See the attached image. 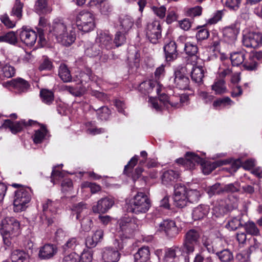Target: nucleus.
<instances>
[{"instance_id": "c85d7f7f", "label": "nucleus", "mask_w": 262, "mask_h": 262, "mask_svg": "<svg viewBox=\"0 0 262 262\" xmlns=\"http://www.w3.org/2000/svg\"><path fill=\"white\" fill-rule=\"evenodd\" d=\"M209 211L208 205H200L194 208L192 211V216L194 220L202 219L207 215Z\"/></svg>"}, {"instance_id": "69168bd1", "label": "nucleus", "mask_w": 262, "mask_h": 262, "mask_svg": "<svg viewBox=\"0 0 262 262\" xmlns=\"http://www.w3.org/2000/svg\"><path fill=\"white\" fill-rule=\"evenodd\" d=\"M78 244V242L76 237H72L68 239L66 243L62 246L64 251L69 249H74Z\"/></svg>"}, {"instance_id": "a878e982", "label": "nucleus", "mask_w": 262, "mask_h": 262, "mask_svg": "<svg viewBox=\"0 0 262 262\" xmlns=\"http://www.w3.org/2000/svg\"><path fill=\"white\" fill-rule=\"evenodd\" d=\"M156 86V90L157 94L160 92V89L158 87L156 81L149 80L142 82L139 86V91L142 93L146 94L152 92Z\"/></svg>"}, {"instance_id": "774afa93", "label": "nucleus", "mask_w": 262, "mask_h": 262, "mask_svg": "<svg viewBox=\"0 0 262 262\" xmlns=\"http://www.w3.org/2000/svg\"><path fill=\"white\" fill-rule=\"evenodd\" d=\"M79 255L75 252H72L66 255L62 260V262H79Z\"/></svg>"}, {"instance_id": "f3484780", "label": "nucleus", "mask_w": 262, "mask_h": 262, "mask_svg": "<svg viewBox=\"0 0 262 262\" xmlns=\"http://www.w3.org/2000/svg\"><path fill=\"white\" fill-rule=\"evenodd\" d=\"M113 198L108 196L102 198L98 200L96 205H93L92 210L94 213H105L114 205Z\"/></svg>"}, {"instance_id": "72a5a7b5", "label": "nucleus", "mask_w": 262, "mask_h": 262, "mask_svg": "<svg viewBox=\"0 0 262 262\" xmlns=\"http://www.w3.org/2000/svg\"><path fill=\"white\" fill-rule=\"evenodd\" d=\"M58 75L64 82H69L72 80L70 71L64 64H60L58 70Z\"/></svg>"}, {"instance_id": "7c9ffc66", "label": "nucleus", "mask_w": 262, "mask_h": 262, "mask_svg": "<svg viewBox=\"0 0 262 262\" xmlns=\"http://www.w3.org/2000/svg\"><path fill=\"white\" fill-rule=\"evenodd\" d=\"M12 262H29V255L23 250L13 251L11 256Z\"/></svg>"}, {"instance_id": "37998d69", "label": "nucleus", "mask_w": 262, "mask_h": 262, "mask_svg": "<svg viewBox=\"0 0 262 262\" xmlns=\"http://www.w3.org/2000/svg\"><path fill=\"white\" fill-rule=\"evenodd\" d=\"M184 50L186 54L190 56H193L197 58L198 53V47L195 43L187 42L185 43Z\"/></svg>"}, {"instance_id": "473e14b6", "label": "nucleus", "mask_w": 262, "mask_h": 262, "mask_svg": "<svg viewBox=\"0 0 262 262\" xmlns=\"http://www.w3.org/2000/svg\"><path fill=\"white\" fill-rule=\"evenodd\" d=\"M192 81L195 83L201 84L204 77V70L202 67H194L191 73Z\"/></svg>"}, {"instance_id": "39448f33", "label": "nucleus", "mask_w": 262, "mask_h": 262, "mask_svg": "<svg viewBox=\"0 0 262 262\" xmlns=\"http://www.w3.org/2000/svg\"><path fill=\"white\" fill-rule=\"evenodd\" d=\"M182 246H173L165 250L164 260L165 262H189L190 255L184 253Z\"/></svg>"}, {"instance_id": "1a4fd4ad", "label": "nucleus", "mask_w": 262, "mask_h": 262, "mask_svg": "<svg viewBox=\"0 0 262 262\" xmlns=\"http://www.w3.org/2000/svg\"><path fill=\"white\" fill-rule=\"evenodd\" d=\"M162 28L160 21L155 20L149 22L146 25L145 33L146 37L152 43H157L161 37Z\"/></svg>"}, {"instance_id": "338daca9", "label": "nucleus", "mask_w": 262, "mask_h": 262, "mask_svg": "<svg viewBox=\"0 0 262 262\" xmlns=\"http://www.w3.org/2000/svg\"><path fill=\"white\" fill-rule=\"evenodd\" d=\"M151 9L154 13L160 18H163L165 16L166 8L164 6L159 7L153 6L151 7Z\"/></svg>"}, {"instance_id": "de8ad7c7", "label": "nucleus", "mask_w": 262, "mask_h": 262, "mask_svg": "<svg viewBox=\"0 0 262 262\" xmlns=\"http://www.w3.org/2000/svg\"><path fill=\"white\" fill-rule=\"evenodd\" d=\"M243 225L244 224L241 221V217L237 216L230 219L228 221V224H226V226L228 229L231 230H235L238 228L243 226Z\"/></svg>"}, {"instance_id": "13d9d810", "label": "nucleus", "mask_w": 262, "mask_h": 262, "mask_svg": "<svg viewBox=\"0 0 262 262\" xmlns=\"http://www.w3.org/2000/svg\"><path fill=\"white\" fill-rule=\"evenodd\" d=\"M208 193L210 196L223 193V186L219 183H216L209 188Z\"/></svg>"}, {"instance_id": "5701e85b", "label": "nucleus", "mask_w": 262, "mask_h": 262, "mask_svg": "<svg viewBox=\"0 0 262 262\" xmlns=\"http://www.w3.org/2000/svg\"><path fill=\"white\" fill-rule=\"evenodd\" d=\"M166 60L167 61H173L177 58L178 52L177 45L174 41H170L163 48Z\"/></svg>"}, {"instance_id": "9d476101", "label": "nucleus", "mask_w": 262, "mask_h": 262, "mask_svg": "<svg viewBox=\"0 0 262 262\" xmlns=\"http://www.w3.org/2000/svg\"><path fill=\"white\" fill-rule=\"evenodd\" d=\"M42 211L43 213L40 216V219L42 224L47 226L52 225L55 219L54 216H52V214H55L56 212L55 203L50 200H47L42 204Z\"/></svg>"}, {"instance_id": "c9c22d12", "label": "nucleus", "mask_w": 262, "mask_h": 262, "mask_svg": "<svg viewBox=\"0 0 262 262\" xmlns=\"http://www.w3.org/2000/svg\"><path fill=\"white\" fill-rule=\"evenodd\" d=\"M179 177V173L173 170H168L164 171L162 176V181L164 184H167L169 182L173 181Z\"/></svg>"}, {"instance_id": "7ed1b4c3", "label": "nucleus", "mask_w": 262, "mask_h": 262, "mask_svg": "<svg viewBox=\"0 0 262 262\" xmlns=\"http://www.w3.org/2000/svg\"><path fill=\"white\" fill-rule=\"evenodd\" d=\"M128 211L136 214L145 213L151 206L148 196L144 192H138L127 204Z\"/></svg>"}, {"instance_id": "052dcab7", "label": "nucleus", "mask_w": 262, "mask_h": 262, "mask_svg": "<svg viewBox=\"0 0 262 262\" xmlns=\"http://www.w3.org/2000/svg\"><path fill=\"white\" fill-rule=\"evenodd\" d=\"M200 29L198 31L196 34V38L198 40H203L206 39L209 36V31L203 27H198V29Z\"/></svg>"}, {"instance_id": "ea45409f", "label": "nucleus", "mask_w": 262, "mask_h": 262, "mask_svg": "<svg viewBox=\"0 0 262 262\" xmlns=\"http://www.w3.org/2000/svg\"><path fill=\"white\" fill-rule=\"evenodd\" d=\"M246 232L253 236L260 235V231L253 222H247L243 225Z\"/></svg>"}, {"instance_id": "79ce46f5", "label": "nucleus", "mask_w": 262, "mask_h": 262, "mask_svg": "<svg viewBox=\"0 0 262 262\" xmlns=\"http://www.w3.org/2000/svg\"><path fill=\"white\" fill-rule=\"evenodd\" d=\"M214 253L222 262H229L233 259L232 253L228 249H225L221 251H217L216 250Z\"/></svg>"}, {"instance_id": "dca6fc26", "label": "nucleus", "mask_w": 262, "mask_h": 262, "mask_svg": "<svg viewBox=\"0 0 262 262\" xmlns=\"http://www.w3.org/2000/svg\"><path fill=\"white\" fill-rule=\"evenodd\" d=\"M35 121L30 120L28 122L22 120L17 122H12L10 120H6L3 124V126L5 128H9L13 134H16L21 132L24 127L33 125L36 124Z\"/></svg>"}, {"instance_id": "49530a36", "label": "nucleus", "mask_w": 262, "mask_h": 262, "mask_svg": "<svg viewBox=\"0 0 262 262\" xmlns=\"http://www.w3.org/2000/svg\"><path fill=\"white\" fill-rule=\"evenodd\" d=\"M96 112L98 118L101 120H106L111 114L109 108L105 106H101L98 108H94Z\"/></svg>"}, {"instance_id": "bb28decb", "label": "nucleus", "mask_w": 262, "mask_h": 262, "mask_svg": "<svg viewBox=\"0 0 262 262\" xmlns=\"http://www.w3.org/2000/svg\"><path fill=\"white\" fill-rule=\"evenodd\" d=\"M101 53H103L102 50L100 49L99 45L96 42L93 43L87 42L84 44V54L86 56L94 57L100 55Z\"/></svg>"}, {"instance_id": "f704fd0d", "label": "nucleus", "mask_w": 262, "mask_h": 262, "mask_svg": "<svg viewBox=\"0 0 262 262\" xmlns=\"http://www.w3.org/2000/svg\"><path fill=\"white\" fill-rule=\"evenodd\" d=\"M212 90L215 92L216 95L225 93L227 92V88L225 81L224 79H217L215 81L211 86Z\"/></svg>"}, {"instance_id": "0eeeda50", "label": "nucleus", "mask_w": 262, "mask_h": 262, "mask_svg": "<svg viewBox=\"0 0 262 262\" xmlns=\"http://www.w3.org/2000/svg\"><path fill=\"white\" fill-rule=\"evenodd\" d=\"M172 81L176 88L180 90L188 89L190 80L186 67H178L174 71Z\"/></svg>"}, {"instance_id": "6ab92c4d", "label": "nucleus", "mask_w": 262, "mask_h": 262, "mask_svg": "<svg viewBox=\"0 0 262 262\" xmlns=\"http://www.w3.org/2000/svg\"><path fill=\"white\" fill-rule=\"evenodd\" d=\"M188 100V96L186 95L180 97L173 96L170 98L166 94H162L160 96V101L163 102L164 104L169 103L172 107L175 108L181 107Z\"/></svg>"}, {"instance_id": "20e7f679", "label": "nucleus", "mask_w": 262, "mask_h": 262, "mask_svg": "<svg viewBox=\"0 0 262 262\" xmlns=\"http://www.w3.org/2000/svg\"><path fill=\"white\" fill-rule=\"evenodd\" d=\"M200 232L197 229H191L186 233L182 245L184 253L189 255L193 253L195 247L200 243Z\"/></svg>"}, {"instance_id": "6e6d98bb", "label": "nucleus", "mask_w": 262, "mask_h": 262, "mask_svg": "<svg viewBox=\"0 0 262 262\" xmlns=\"http://www.w3.org/2000/svg\"><path fill=\"white\" fill-rule=\"evenodd\" d=\"M202 8L201 6H195L187 8L186 10V15L189 17H196L202 14Z\"/></svg>"}, {"instance_id": "f8f14e48", "label": "nucleus", "mask_w": 262, "mask_h": 262, "mask_svg": "<svg viewBox=\"0 0 262 262\" xmlns=\"http://www.w3.org/2000/svg\"><path fill=\"white\" fill-rule=\"evenodd\" d=\"M243 45L247 48H256L262 45V34L250 32L243 35Z\"/></svg>"}, {"instance_id": "9b49d317", "label": "nucleus", "mask_w": 262, "mask_h": 262, "mask_svg": "<svg viewBox=\"0 0 262 262\" xmlns=\"http://www.w3.org/2000/svg\"><path fill=\"white\" fill-rule=\"evenodd\" d=\"M177 163L184 165L189 169H193L196 165H202L204 160L194 152H187L186 153L185 158L177 159Z\"/></svg>"}, {"instance_id": "e433bc0d", "label": "nucleus", "mask_w": 262, "mask_h": 262, "mask_svg": "<svg viewBox=\"0 0 262 262\" xmlns=\"http://www.w3.org/2000/svg\"><path fill=\"white\" fill-rule=\"evenodd\" d=\"M40 96L42 101L48 105L52 104L54 99L53 92L48 90H41L40 92Z\"/></svg>"}, {"instance_id": "4be33fe9", "label": "nucleus", "mask_w": 262, "mask_h": 262, "mask_svg": "<svg viewBox=\"0 0 262 262\" xmlns=\"http://www.w3.org/2000/svg\"><path fill=\"white\" fill-rule=\"evenodd\" d=\"M57 252L56 246L53 244H46L40 247L38 257L41 259H49L52 258Z\"/></svg>"}, {"instance_id": "aec40b11", "label": "nucleus", "mask_w": 262, "mask_h": 262, "mask_svg": "<svg viewBox=\"0 0 262 262\" xmlns=\"http://www.w3.org/2000/svg\"><path fill=\"white\" fill-rule=\"evenodd\" d=\"M2 228L12 234H18L19 232V222L14 217H6L2 221Z\"/></svg>"}, {"instance_id": "393cba45", "label": "nucleus", "mask_w": 262, "mask_h": 262, "mask_svg": "<svg viewBox=\"0 0 262 262\" xmlns=\"http://www.w3.org/2000/svg\"><path fill=\"white\" fill-rule=\"evenodd\" d=\"M120 30L122 32L126 33L133 27L134 20L133 18L128 15H121L119 18Z\"/></svg>"}, {"instance_id": "bf43d9fd", "label": "nucleus", "mask_w": 262, "mask_h": 262, "mask_svg": "<svg viewBox=\"0 0 262 262\" xmlns=\"http://www.w3.org/2000/svg\"><path fill=\"white\" fill-rule=\"evenodd\" d=\"M232 102L231 99L228 97H225L223 98H220L215 100L213 103V106L214 108L217 109V107L226 104H230Z\"/></svg>"}, {"instance_id": "a19ab883", "label": "nucleus", "mask_w": 262, "mask_h": 262, "mask_svg": "<svg viewBox=\"0 0 262 262\" xmlns=\"http://www.w3.org/2000/svg\"><path fill=\"white\" fill-rule=\"evenodd\" d=\"M227 163L226 161H217L212 163H207L203 167V171L205 174H208L211 173L216 167Z\"/></svg>"}, {"instance_id": "f03ea898", "label": "nucleus", "mask_w": 262, "mask_h": 262, "mask_svg": "<svg viewBox=\"0 0 262 262\" xmlns=\"http://www.w3.org/2000/svg\"><path fill=\"white\" fill-rule=\"evenodd\" d=\"M12 186L15 188L20 187L15 191L13 210L16 212L23 211L27 208V204L31 201L32 190L30 187H20L19 184L16 183L13 184Z\"/></svg>"}, {"instance_id": "2eb2a0df", "label": "nucleus", "mask_w": 262, "mask_h": 262, "mask_svg": "<svg viewBox=\"0 0 262 262\" xmlns=\"http://www.w3.org/2000/svg\"><path fill=\"white\" fill-rule=\"evenodd\" d=\"M115 242L118 244L117 250L110 247H106L103 249L102 257L105 262H117L119 260L120 253L118 250L122 249L123 245L122 242L119 243L117 240L115 241Z\"/></svg>"}, {"instance_id": "4c0bfd02", "label": "nucleus", "mask_w": 262, "mask_h": 262, "mask_svg": "<svg viewBox=\"0 0 262 262\" xmlns=\"http://www.w3.org/2000/svg\"><path fill=\"white\" fill-rule=\"evenodd\" d=\"M256 60L257 59L256 57V55L255 56L249 55L248 59H245L243 67L248 71L255 70L257 66Z\"/></svg>"}, {"instance_id": "2f4dec72", "label": "nucleus", "mask_w": 262, "mask_h": 262, "mask_svg": "<svg viewBox=\"0 0 262 262\" xmlns=\"http://www.w3.org/2000/svg\"><path fill=\"white\" fill-rule=\"evenodd\" d=\"M23 7L24 4L20 0H15L10 12V15L15 18L16 20H19L21 18Z\"/></svg>"}, {"instance_id": "412c9836", "label": "nucleus", "mask_w": 262, "mask_h": 262, "mask_svg": "<svg viewBox=\"0 0 262 262\" xmlns=\"http://www.w3.org/2000/svg\"><path fill=\"white\" fill-rule=\"evenodd\" d=\"M19 37L22 42L27 46H33L37 39L36 33L32 30L23 28L19 33Z\"/></svg>"}, {"instance_id": "603ef678", "label": "nucleus", "mask_w": 262, "mask_h": 262, "mask_svg": "<svg viewBox=\"0 0 262 262\" xmlns=\"http://www.w3.org/2000/svg\"><path fill=\"white\" fill-rule=\"evenodd\" d=\"M0 20L4 24V25L8 28H13L15 26L17 20H16L15 18L11 20L6 13L1 15L0 16Z\"/></svg>"}, {"instance_id": "f257e3e1", "label": "nucleus", "mask_w": 262, "mask_h": 262, "mask_svg": "<svg viewBox=\"0 0 262 262\" xmlns=\"http://www.w3.org/2000/svg\"><path fill=\"white\" fill-rule=\"evenodd\" d=\"M49 34L64 46H70L75 40L74 29L63 20L55 19L49 25Z\"/></svg>"}, {"instance_id": "423d86ee", "label": "nucleus", "mask_w": 262, "mask_h": 262, "mask_svg": "<svg viewBox=\"0 0 262 262\" xmlns=\"http://www.w3.org/2000/svg\"><path fill=\"white\" fill-rule=\"evenodd\" d=\"M76 23L79 30L83 32H89L95 26L94 15L91 12L82 10L77 14Z\"/></svg>"}, {"instance_id": "09e8293b", "label": "nucleus", "mask_w": 262, "mask_h": 262, "mask_svg": "<svg viewBox=\"0 0 262 262\" xmlns=\"http://www.w3.org/2000/svg\"><path fill=\"white\" fill-rule=\"evenodd\" d=\"M1 71L2 75L7 78H11L15 74V69L8 63L5 64Z\"/></svg>"}, {"instance_id": "e2e57ef3", "label": "nucleus", "mask_w": 262, "mask_h": 262, "mask_svg": "<svg viewBox=\"0 0 262 262\" xmlns=\"http://www.w3.org/2000/svg\"><path fill=\"white\" fill-rule=\"evenodd\" d=\"M200 195V192L196 190H190L188 191L187 198L188 202L194 203L197 202Z\"/></svg>"}, {"instance_id": "8fccbe9b", "label": "nucleus", "mask_w": 262, "mask_h": 262, "mask_svg": "<svg viewBox=\"0 0 262 262\" xmlns=\"http://www.w3.org/2000/svg\"><path fill=\"white\" fill-rule=\"evenodd\" d=\"M35 9L38 13H47L49 12L48 9L47 0H37L35 5Z\"/></svg>"}, {"instance_id": "0e129e2a", "label": "nucleus", "mask_w": 262, "mask_h": 262, "mask_svg": "<svg viewBox=\"0 0 262 262\" xmlns=\"http://www.w3.org/2000/svg\"><path fill=\"white\" fill-rule=\"evenodd\" d=\"M68 88V92L74 96L79 97L82 96L85 91V89L82 88L81 86L79 87L73 88L70 86Z\"/></svg>"}, {"instance_id": "b1692460", "label": "nucleus", "mask_w": 262, "mask_h": 262, "mask_svg": "<svg viewBox=\"0 0 262 262\" xmlns=\"http://www.w3.org/2000/svg\"><path fill=\"white\" fill-rule=\"evenodd\" d=\"M13 88L16 93L21 94L26 93L30 88V84L27 80L21 78L12 79Z\"/></svg>"}, {"instance_id": "680f3d73", "label": "nucleus", "mask_w": 262, "mask_h": 262, "mask_svg": "<svg viewBox=\"0 0 262 262\" xmlns=\"http://www.w3.org/2000/svg\"><path fill=\"white\" fill-rule=\"evenodd\" d=\"M120 31L117 32L115 35L114 40L113 41L114 45H115V46L118 47L122 45H123L126 40L125 36Z\"/></svg>"}, {"instance_id": "3c124183", "label": "nucleus", "mask_w": 262, "mask_h": 262, "mask_svg": "<svg viewBox=\"0 0 262 262\" xmlns=\"http://www.w3.org/2000/svg\"><path fill=\"white\" fill-rule=\"evenodd\" d=\"M240 184L235 182L233 183L226 184L223 186V193H234L239 190Z\"/></svg>"}, {"instance_id": "58836bf2", "label": "nucleus", "mask_w": 262, "mask_h": 262, "mask_svg": "<svg viewBox=\"0 0 262 262\" xmlns=\"http://www.w3.org/2000/svg\"><path fill=\"white\" fill-rule=\"evenodd\" d=\"M47 132L48 130L46 127L41 125L40 128L35 132L33 136L34 142L36 144L41 143L46 136Z\"/></svg>"}, {"instance_id": "ddd939ff", "label": "nucleus", "mask_w": 262, "mask_h": 262, "mask_svg": "<svg viewBox=\"0 0 262 262\" xmlns=\"http://www.w3.org/2000/svg\"><path fill=\"white\" fill-rule=\"evenodd\" d=\"M96 42L101 48L102 53L104 50H110L114 47L112 36L107 32L100 31L98 32Z\"/></svg>"}, {"instance_id": "a18cd8bd", "label": "nucleus", "mask_w": 262, "mask_h": 262, "mask_svg": "<svg viewBox=\"0 0 262 262\" xmlns=\"http://www.w3.org/2000/svg\"><path fill=\"white\" fill-rule=\"evenodd\" d=\"M202 244L207 251L210 253H214L216 251V248L213 244L211 238L207 236H203L201 241Z\"/></svg>"}, {"instance_id": "c756f323", "label": "nucleus", "mask_w": 262, "mask_h": 262, "mask_svg": "<svg viewBox=\"0 0 262 262\" xmlns=\"http://www.w3.org/2000/svg\"><path fill=\"white\" fill-rule=\"evenodd\" d=\"M248 54V53L244 50L231 54L230 60L232 65L238 66L241 64H243Z\"/></svg>"}, {"instance_id": "864d4df0", "label": "nucleus", "mask_w": 262, "mask_h": 262, "mask_svg": "<svg viewBox=\"0 0 262 262\" xmlns=\"http://www.w3.org/2000/svg\"><path fill=\"white\" fill-rule=\"evenodd\" d=\"M188 190L186 187L181 183H177L174 186V196L187 195Z\"/></svg>"}, {"instance_id": "5fc2aeb1", "label": "nucleus", "mask_w": 262, "mask_h": 262, "mask_svg": "<svg viewBox=\"0 0 262 262\" xmlns=\"http://www.w3.org/2000/svg\"><path fill=\"white\" fill-rule=\"evenodd\" d=\"M173 200L175 205L179 208L184 207L188 203L187 195H182V196H174Z\"/></svg>"}, {"instance_id": "cd10ccee", "label": "nucleus", "mask_w": 262, "mask_h": 262, "mask_svg": "<svg viewBox=\"0 0 262 262\" xmlns=\"http://www.w3.org/2000/svg\"><path fill=\"white\" fill-rule=\"evenodd\" d=\"M150 253L148 247H142L134 254L135 262H148Z\"/></svg>"}, {"instance_id": "4d7b16f0", "label": "nucleus", "mask_w": 262, "mask_h": 262, "mask_svg": "<svg viewBox=\"0 0 262 262\" xmlns=\"http://www.w3.org/2000/svg\"><path fill=\"white\" fill-rule=\"evenodd\" d=\"M86 209V204L83 202H80L77 204L74 205L72 209L73 211L75 212L76 214V219L79 220L80 217V213Z\"/></svg>"}, {"instance_id": "4468645a", "label": "nucleus", "mask_w": 262, "mask_h": 262, "mask_svg": "<svg viewBox=\"0 0 262 262\" xmlns=\"http://www.w3.org/2000/svg\"><path fill=\"white\" fill-rule=\"evenodd\" d=\"M158 230L164 232L168 237L172 238L179 234V229L174 221L163 220L159 224Z\"/></svg>"}, {"instance_id": "6e6552de", "label": "nucleus", "mask_w": 262, "mask_h": 262, "mask_svg": "<svg viewBox=\"0 0 262 262\" xmlns=\"http://www.w3.org/2000/svg\"><path fill=\"white\" fill-rule=\"evenodd\" d=\"M118 223L119 226V232H121L126 238H129L138 227L136 220L128 216L122 217Z\"/></svg>"}, {"instance_id": "a211bd4d", "label": "nucleus", "mask_w": 262, "mask_h": 262, "mask_svg": "<svg viewBox=\"0 0 262 262\" xmlns=\"http://www.w3.org/2000/svg\"><path fill=\"white\" fill-rule=\"evenodd\" d=\"M239 32V28L236 24H232L223 30V39L228 43H233L236 40Z\"/></svg>"}, {"instance_id": "c03bdc74", "label": "nucleus", "mask_w": 262, "mask_h": 262, "mask_svg": "<svg viewBox=\"0 0 262 262\" xmlns=\"http://www.w3.org/2000/svg\"><path fill=\"white\" fill-rule=\"evenodd\" d=\"M0 42H6L10 44L15 45L17 42V38L15 32L9 31L0 36Z\"/></svg>"}]
</instances>
